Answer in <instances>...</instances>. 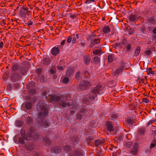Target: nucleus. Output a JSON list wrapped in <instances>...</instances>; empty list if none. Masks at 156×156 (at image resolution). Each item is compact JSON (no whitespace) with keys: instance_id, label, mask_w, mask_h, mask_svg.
<instances>
[{"instance_id":"1","label":"nucleus","mask_w":156,"mask_h":156,"mask_svg":"<svg viewBox=\"0 0 156 156\" xmlns=\"http://www.w3.org/2000/svg\"><path fill=\"white\" fill-rule=\"evenodd\" d=\"M41 112L38 115V119H40L39 120L42 123L44 127L49 126L50 123L48 120H46L43 122L45 118V116H47L48 113V111L47 108L44 105H42L40 106Z\"/></svg>"},{"instance_id":"2","label":"nucleus","mask_w":156,"mask_h":156,"mask_svg":"<svg viewBox=\"0 0 156 156\" xmlns=\"http://www.w3.org/2000/svg\"><path fill=\"white\" fill-rule=\"evenodd\" d=\"M99 36H100L99 35H96L94 32L91 33V35L87 38L88 41H90V47H93L95 44H99L100 43V39L98 38Z\"/></svg>"},{"instance_id":"3","label":"nucleus","mask_w":156,"mask_h":156,"mask_svg":"<svg viewBox=\"0 0 156 156\" xmlns=\"http://www.w3.org/2000/svg\"><path fill=\"white\" fill-rule=\"evenodd\" d=\"M10 78L11 81L15 82L20 80L22 77L19 73L15 71H12Z\"/></svg>"},{"instance_id":"4","label":"nucleus","mask_w":156,"mask_h":156,"mask_svg":"<svg viewBox=\"0 0 156 156\" xmlns=\"http://www.w3.org/2000/svg\"><path fill=\"white\" fill-rule=\"evenodd\" d=\"M28 8L27 7H23L21 8L19 10L20 16L21 17H25L27 15H29L30 11L28 10Z\"/></svg>"},{"instance_id":"5","label":"nucleus","mask_w":156,"mask_h":156,"mask_svg":"<svg viewBox=\"0 0 156 156\" xmlns=\"http://www.w3.org/2000/svg\"><path fill=\"white\" fill-rule=\"evenodd\" d=\"M48 98L50 103H57L60 100V96L56 94H50L48 96Z\"/></svg>"},{"instance_id":"6","label":"nucleus","mask_w":156,"mask_h":156,"mask_svg":"<svg viewBox=\"0 0 156 156\" xmlns=\"http://www.w3.org/2000/svg\"><path fill=\"white\" fill-rule=\"evenodd\" d=\"M91 84L87 80L82 81L80 83L79 88L82 90L86 89L89 87Z\"/></svg>"},{"instance_id":"7","label":"nucleus","mask_w":156,"mask_h":156,"mask_svg":"<svg viewBox=\"0 0 156 156\" xmlns=\"http://www.w3.org/2000/svg\"><path fill=\"white\" fill-rule=\"evenodd\" d=\"M58 105L59 106L63 108H64L67 105L69 106L70 105V104L68 102H66V101L64 98H62V97H60V100L57 102Z\"/></svg>"},{"instance_id":"8","label":"nucleus","mask_w":156,"mask_h":156,"mask_svg":"<svg viewBox=\"0 0 156 156\" xmlns=\"http://www.w3.org/2000/svg\"><path fill=\"white\" fill-rule=\"evenodd\" d=\"M139 17L136 14H133L129 16V20L131 22L135 23L138 20Z\"/></svg>"},{"instance_id":"9","label":"nucleus","mask_w":156,"mask_h":156,"mask_svg":"<svg viewBox=\"0 0 156 156\" xmlns=\"http://www.w3.org/2000/svg\"><path fill=\"white\" fill-rule=\"evenodd\" d=\"M79 141L80 140L77 136L72 137L70 138V143L74 145L77 144Z\"/></svg>"},{"instance_id":"10","label":"nucleus","mask_w":156,"mask_h":156,"mask_svg":"<svg viewBox=\"0 0 156 156\" xmlns=\"http://www.w3.org/2000/svg\"><path fill=\"white\" fill-rule=\"evenodd\" d=\"M131 44L128 42L127 40H126L124 49H126V52H129L132 49V47Z\"/></svg>"},{"instance_id":"11","label":"nucleus","mask_w":156,"mask_h":156,"mask_svg":"<svg viewBox=\"0 0 156 156\" xmlns=\"http://www.w3.org/2000/svg\"><path fill=\"white\" fill-rule=\"evenodd\" d=\"M83 153L80 150H76L70 154L69 156H83Z\"/></svg>"},{"instance_id":"12","label":"nucleus","mask_w":156,"mask_h":156,"mask_svg":"<svg viewBox=\"0 0 156 156\" xmlns=\"http://www.w3.org/2000/svg\"><path fill=\"white\" fill-rule=\"evenodd\" d=\"M60 49L58 47L53 48L51 51V53L54 56L57 55L60 52Z\"/></svg>"},{"instance_id":"13","label":"nucleus","mask_w":156,"mask_h":156,"mask_svg":"<svg viewBox=\"0 0 156 156\" xmlns=\"http://www.w3.org/2000/svg\"><path fill=\"white\" fill-rule=\"evenodd\" d=\"M107 129L110 132L113 131L114 129L113 124L111 122H108L107 123Z\"/></svg>"},{"instance_id":"14","label":"nucleus","mask_w":156,"mask_h":156,"mask_svg":"<svg viewBox=\"0 0 156 156\" xmlns=\"http://www.w3.org/2000/svg\"><path fill=\"white\" fill-rule=\"evenodd\" d=\"M102 88L100 86H97L94 88L92 90V92L94 94H100L101 91V90Z\"/></svg>"},{"instance_id":"15","label":"nucleus","mask_w":156,"mask_h":156,"mask_svg":"<svg viewBox=\"0 0 156 156\" xmlns=\"http://www.w3.org/2000/svg\"><path fill=\"white\" fill-rule=\"evenodd\" d=\"M74 68H69L67 70L66 74L68 76H71L73 75L74 72Z\"/></svg>"},{"instance_id":"16","label":"nucleus","mask_w":156,"mask_h":156,"mask_svg":"<svg viewBox=\"0 0 156 156\" xmlns=\"http://www.w3.org/2000/svg\"><path fill=\"white\" fill-rule=\"evenodd\" d=\"M62 149L59 147H55L52 148L51 151L52 152H54L55 153H58L61 152Z\"/></svg>"},{"instance_id":"17","label":"nucleus","mask_w":156,"mask_h":156,"mask_svg":"<svg viewBox=\"0 0 156 156\" xmlns=\"http://www.w3.org/2000/svg\"><path fill=\"white\" fill-rule=\"evenodd\" d=\"M138 148L136 146H134L130 151L131 154L133 155H136L137 154Z\"/></svg>"},{"instance_id":"18","label":"nucleus","mask_w":156,"mask_h":156,"mask_svg":"<svg viewBox=\"0 0 156 156\" xmlns=\"http://www.w3.org/2000/svg\"><path fill=\"white\" fill-rule=\"evenodd\" d=\"M27 68L25 66L20 67V72L22 74L24 75L25 74L27 71Z\"/></svg>"},{"instance_id":"19","label":"nucleus","mask_w":156,"mask_h":156,"mask_svg":"<svg viewBox=\"0 0 156 156\" xmlns=\"http://www.w3.org/2000/svg\"><path fill=\"white\" fill-rule=\"evenodd\" d=\"M33 106L32 103L31 102H28L25 103V107L27 110H29L32 108Z\"/></svg>"},{"instance_id":"20","label":"nucleus","mask_w":156,"mask_h":156,"mask_svg":"<svg viewBox=\"0 0 156 156\" xmlns=\"http://www.w3.org/2000/svg\"><path fill=\"white\" fill-rule=\"evenodd\" d=\"M116 59V58L112 54L109 55L108 56V59L109 62H111Z\"/></svg>"},{"instance_id":"21","label":"nucleus","mask_w":156,"mask_h":156,"mask_svg":"<svg viewBox=\"0 0 156 156\" xmlns=\"http://www.w3.org/2000/svg\"><path fill=\"white\" fill-rule=\"evenodd\" d=\"M83 115H84L83 112H80L78 113L76 115V118L79 121H80L82 119H84L83 117Z\"/></svg>"},{"instance_id":"22","label":"nucleus","mask_w":156,"mask_h":156,"mask_svg":"<svg viewBox=\"0 0 156 156\" xmlns=\"http://www.w3.org/2000/svg\"><path fill=\"white\" fill-rule=\"evenodd\" d=\"M50 59L49 57L44 58H43V62L44 65H47L50 63Z\"/></svg>"},{"instance_id":"23","label":"nucleus","mask_w":156,"mask_h":156,"mask_svg":"<svg viewBox=\"0 0 156 156\" xmlns=\"http://www.w3.org/2000/svg\"><path fill=\"white\" fill-rule=\"evenodd\" d=\"M93 62L96 64H99L100 62V58L98 57H94L93 59Z\"/></svg>"},{"instance_id":"24","label":"nucleus","mask_w":156,"mask_h":156,"mask_svg":"<svg viewBox=\"0 0 156 156\" xmlns=\"http://www.w3.org/2000/svg\"><path fill=\"white\" fill-rule=\"evenodd\" d=\"M84 60L85 63L87 65L90 62V56H86L84 57Z\"/></svg>"},{"instance_id":"25","label":"nucleus","mask_w":156,"mask_h":156,"mask_svg":"<svg viewBox=\"0 0 156 156\" xmlns=\"http://www.w3.org/2000/svg\"><path fill=\"white\" fill-rule=\"evenodd\" d=\"M89 126L92 128H96L98 126V124L94 121H91L89 123Z\"/></svg>"},{"instance_id":"26","label":"nucleus","mask_w":156,"mask_h":156,"mask_svg":"<svg viewBox=\"0 0 156 156\" xmlns=\"http://www.w3.org/2000/svg\"><path fill=\"white\" fill-rule=\"evenodd\" d=\"M20 133L24 140H29L27 137L26 135L25 134V131L24 129H21V130Z\"/></svg>"},{"instance_id":"27","label":"nucleus","mask_w":156,"mask_h":156,"mask_svg":"<svg viewBox=\"0 0 156 156\" xmlns=\"http://www.w3.org/2000/svg\"><path fill=\"white\" fill-rule=\"evenodd\" d=\"M75 78L78 80H80L82 79V77L80 76V72L79 71L77 72L75 75Z\"/></svg>"},{"instance_id":"28","label":"nucleus","mask_w":156,"mask_h":156,"mask_svg":"<svg viewBox=\"0 0 156 156\" xmlns=\"http://www.w3.org/2000/svg\"><path fill=\"white\" fill-rule=\"evenodd\" d=\"M103 31L105 34L109 33L110 31V27L107 26L105 27L103 29Z\"/></svg>"},{"instance_id":"29","label":"nucleus","mask_w":156,"mask_h":156,"mask_svg":"<svg viewBox=\"0 0 156 156\" xmlns=\"http://www.w3.org/2000/svg\"><path fill=\"white\" fill-rule=\"evenodd\" d=\"M95 144L96 146H98L103 144L104 143L103 141L100 140H97L94 141Z\"/></svg>"},{"instance_id":"30","label":"nucleus","mask_w":156,"mask_h":156,"mask_svg":"<svg viewBox=\"0 0 156 156\" xmlns=\"http://www.w3.org/2000/svg\"><path fill=\"white\" fill-rule=\"evenodd\" d=\"M90 111L89 109L87 108H84V110L83 111V113L84 115V116H86L88 115L89 114Z\"/></svg>"},{"instance_id":"31","label":"nucleus","mask_w":156,"mask_h":156,"mask_svg":"<svg viewBox=\"0 0 156 156\" xmlns=\"http://www.w3.org/2000/svg\"><path fill=\"white\" fill-rule=\"evenodd\" d=\"M25 147L27 149L30 151L32 150L33 148V145L29 143L25 144Z\"/></svg>"},{"instance_id":"32","label":"nucleus","mask_w":156,"mask_h":156,"mask_svg":"<svg viewBox=\"0 0 156 156\" xmlns=\"http://www.w3.org/2000/svg\"><path fill=\"white\" fill-rule=\"evenodd\" d=\"M26 121L27 122V124L29 125L32 124L33 122L32 118L29 116H28L27 117V118Z\"/></svg>"},{"instance_id":"33","label":"nucleus","mask_w":156,"mask_h":156,"mask_svg":"<svg viewBox=\"0 0 156 156\" xmlns=\"http://www.w3.org/2000/svg\"><path fill=\"white\" fill-rule=\"evenodd\" d=\"M140 47L139 46L137 47L134 52V55H135L136 56H138L140 53Z\"/></svg>"},{"instance_id":"34","label":"nucleus","mask_w":156,"mask_h":156,"mask_svg":"<svg viewBox=\"0 0 156 156\" xmlns=\"http://www.w3.org/2000/svg\"><path fill=\"white\" fill-rule=\"evenodd\" d=\"M83 75L85 78H89L90 75L89 72L87 70H85L83 72Z\"/></svg>"},{"instance_id":"35","label":"nucleus","mask_w":156,"mask_h":156,"mask_svg":"<svg viewBox=\"0 0 156 156\" xmlns=\"http://www.w3.org/2000/svg\"><path fill=\"white\" fill-rule=\"evenodd\" d=\"M19 68V66L17 64H13L12 65V71H14Z\"/></svg>"},{"instance_id":"36","label":"nucleus","mask_w":156,"mask_h":156,"mask_svg":"<svg viewBox=\"0 0 156 156\" xmlns=\"http://www.w3.org/2000/svg\"><path fill=\"white\" fill-rule=\"evenodd\" d=\"M123 70V67L121 66L119 67L116 70L115 73V74H118L121 73H122V71Z\"/></svg>"},{"instance_id":"37","label":"nucleus","mask_w":156,"mask_h":156,"mask_svg":"<svg viewBox=\"0 0 156 156\" xmlns=\"http://www.w3.org/2000/svg\"><path fill=\"white\" fill-rule=\"evenodd\" d=\"M44 140L45 142L46 143L47 145H49L51 144V141L49 140V139L47 137H45L44 138Z\"/></svg>"},{"instance_id":"38","label":"nucleus","mask_w":156,"mask_h":156,"mask_svg":"<svg viewBox=\"0 0 156 156\" xmlns=\"http://www.w3.org/2000/svg\"><path fill=\"white\" fill-rule=\"evenodd\" d=\"M102 51L101 50H94L93 51V55L92 56H93L94 55H100Z\"/></svg>"},{"instance_id":"39","label":"nucleus","mask_w":156,"mask_h":156,"mask_svg":"<svg viewBox=\"0 0 156 156\" xmlns=\"http://www.w3.org/2000/svg\"><path fill=\"white\" fill-rule=\"evenodd\" d=\"M152 68H149L147 70V72L148 73V74L149 75L150 74H151L152 75L153 74H156V71H152Z\"/></svg>"},{"instance_id":"40","label":"nucleus","mask_w":156,"mask_h":156,"mask_svg":"<svg viewBox=\"0 0 156 156\" xmlns=\"http://www.w3.org/2000/svg\"><path fill=\"white\" fill-rule=\"evenodd\" d=\"M119 117L118 115L116 113H112L111 115L110 118V119L111 120H113V119H116Z\"/></svg>"},{"instance_id":"41","label":"nucleus","mask_w":156,"mask_h":156,"mask_svg":"<svg viewBox=\"0 0 156 156\" xmlns=\"http://www.w3.org/2000/svg\"><path fill=\"white\" fill-rule=\"evenodd\" d=\"M90 99L88 97L85 98L83 100V102L87 105L90 104V101H89Z\"/></svg>"},{"instance_id":"42","label":"nucleus","mask_w":156,"mask_h":156,"mask_svg":"<svg viewBox=\"0 0 156 156\" xmlns=\"http://www.w3.org/2000/svg\"><path fill=\"white\" fill-rule=\"evenodd\" d=\"M64 149L67 152L71 150V146L69 145H66L64 147Z\"/></svg>"},{"instance_id":"43","label":"nucleus","mask_w":156,"mask_h":156,"mask_svg":"<svg viewBox=\"0 0 156 156\" xmlns=\"http://www.w3.org/2000/svg\"><path fill=\"white\" fill-rule=\"evenodd\" d=\"M23 122L20 120H17L16 122V125L18 127H21L22 126Z\"/></svg>"},{"instance_id":"44","label":"nucleus","mask_w":156,"mask_h":156,"mask_svg":"<svg viewBox=\"0 0 156 156\" xmlns=\"http://www.w3.org/2000/svg\"><path fill=\"white\" fill-rule=\"evenodd\" d=\"M152 53V51L151 49L146 50L144 52V53L146 55H149Z\"/></svg>"},{"instance_id":"45","label":"nucleus","mask_w":156,"mask_h":156,"mask_svg":"<svg viewBox=\"0 0 156 156\" xmlns=\"http://www.w3.org/2000/svg\"><path fill=\"white\" fill-rule=\"evenodd\" d=\"M138 132L140 134L143 135L145 132V129L144 128L139 129Z\"/></svg>"},{"instance_id":"46","label":"nucleus","mask_w":156,"mask_h":156,"mask_svg":"<svg viewBox=\"0 0 156 156\" xmlns=\"http://www.w3.org/2000/svg\"><path fill=\"white\" fill-rule=\"evenodd\" d=\"M126 39H124L122 42H121L119 43V47H121V48H123V46L124 45V46L125 42Z\"/></svg>"},{"instance_id":"47","label":"nucleus","mask_w":156,"mask_h":156,"mask_svg":"<svg viewBox=\"0 0 156 156\" xmlns=\"http://www.w3.org/2000/svg\"><path fill=\"white\" fill-rule=\"evenodd\" d=\"M126 122H127V123L129 125L133 124L135 122L134 121L130 119H129L127 120Z\"/></svg>"},{"instance_id":"48","label":"nucleus","mask_w":156,"mask_h":156,"mask_svg":"<svg viewBox=\"0 0 156 156\" xmlns=\"http://www.w3.org/2000/svg\"><path fill=\"white\" fill-rule=\"evenodd\" d=\"M126 145L128 148L130 147L133 146V143L130 141L126 143Z\"/></svg>"},{"instance_id":"49","label":"nucleus","mask_w":156,"mask_h":156,"mask_svg":"<svg viewBox=\"0 0 156 156\" xmlns=\"http://www.w3.org/2000/svg\"><path fill=\"white\" fill-rule=\"evenodd\" d=\"M134 28H132L131 27L128 29V27L127 30H128L129 34L130 35L132 34L133 32V30H134Z\"/></svg>"},{"instance_id":"50","label":"nucleus","mask_w":156,"mask_h":156,"mask_svg":"<svg viewBox=\"0 0 156 156\" xmlns=\"http://www.w3.org/2000/svg\"><path fill=\"white\" fill-rule=\"evenodd\" d=\"M96 96V94H94V95H90L88 97L89 99L90 100H93L95 99V97Z\"/></svg>"},{"instance_id":"51","label":"nucleus","mask_w":156,"mask_h":156,"mask_svg":"<svg viewBox=\"0 0 156 156\" xmlns=\"http://www.w3.org/2000/svg\"><path fill=\"white\" fill-rule=\"evenodd\" d=\"M23 139H24L23 137H20L19 138V142L21 144H24V142Z\"/></svg>"},{"instance_id":"52","label":"nucleus","mask_w":156,"mask_h":156,"mask_svg":"<svg viewBox=\"0 0 156 156\" xmlns=\"http://www.w3.org/2000/svg\"><path fill=\"white\" fill-rule=\"evenodd\" d=\"M69 81V78L67 77L64 78L63 80V82L64 83H67Z\"/></svg>"},{"instance_id":"53","label":"nucleus","mask_w":156,"mask_h":156,"mask_svg":"<svg viewBox=\"0 0 156 156\" xmlns=\"http://www.w3.org/2000/svg\"><path fill=\"white\" fill-rule=\"evenodd\" d=\"M50 73L51 74H54L56 73V69L55 68H52L50 69Z\"/></svg>"},{"instance_id":"54","label":"nucleus","mask_w":156,"mask_h":156,"mask_svg":"<svg viewBox=\"0 0 156 156\" xmlns=\"http://www.w3.org/2000/svg\"><path fill=\"white\" fill-rule=\"evenodd\" d=\"M72 37L71 36H69L68 37V39L67 40V41L68 43H70L71 41L72 42Z\"/></svg>"},{"instance_id":"55","label":"nucleus","mask_w":156,"mask_h":156,"mask_svg":"<svg viewBox=\"0 0 156 156\" xmlns=\"http://www.w3.org/2000/svg\"><path fill=\"white\" fill-rule=\"evenodd\" d=\"M142 101L143 102H145L146 103H148L149 102V101L147 98H143Z\"/></svg>"},{"instance_id":"56","label":"nucleus","mask_w":156,"mask_h":156,"mask_svg":"<svg viewBox=\"0 0 156 156\" xmlns=\"http://www.w3.org/2000/svg\"><path fill=\"white\" fill-rule=\"evenodd\" d=\"M7 89L8 90L10 91L12 89V86L11 84H8L7 86Z\"/></svg>"},{"instance_id":"57","label":"nucleus","mask_w":156,"mask_h":156,"mask_svg":"<svg viewBox=\"0 0 156 156\" xmlns=\"http://www.w3.org/2000/svg\"><path fill=\"white\" fill-rule=\"evenodd\" d=\"M20 87V85L17 83L14 84L13 85V87L15 89H17V88L19 87Z\"/></svg>"},{"instance_id":"58","label":"nucleus","mask_w":156,"mask_h":156,"mask_svg":"<svg viewBox=\"0 0 156 156\" xmlns=\"http://www.w3.org/2000/svg\"><path fill=\"white\" fill-rule=\"evenodd\" d=\"M155 122V120H150L147 123V126H149L152 123L154 122Z\"/></svg>"},{"instance_id":"59","label":"nucleus","mask_w":156,"mask_h":156,"mask_svg":"<svg viewBox=\"0 0 156 156\" xmlns=\"http://www.w3.org/2000/svg\"><path fill=\"white\" fill-rule=\"evenodd\" d=\"M44 76L42 75L41 76L40 81L41 82L43 83L44 81Z\"/></svg>"},{"instance_id":"60","label":"nucleus","mask_w":156,"mask_h":156,"mask_svg":"<svg viewBox=\"0 0 156 156\" xmlns=\"http://www.w3.org/2000/svg\"><path fill=\"white\" fill-rule=\"evenodd\" d=\"M95 1L94 0H87L85 2V3H86V4H87V3H90V2H94Z\"/></svg>"},{"instance_id":"61","label":"nucleus","mask_w":156,"mask_h":156,"mask_svg":"<svg viewBox=\"0 0 156 156\" xmlns=\"http://www.w3.org/2000/svg\"><path fill=\"white\" fill-rule=\"evenodd\" d=\"M112 46L114 48H116L117 47H119V43H115L113 44Z\"/></svg>"},{"instance_id":"62","label":"nucleus","mask_w":156,"mask_h":156,"mask_svg":"<svg viewBox=\"0 0 156 156\" xmlns=\"http://www.w3.org/2000/svg\"><path fill=\"white\" fill-rule=\"evenodd\" d=\"M57 69L58 70H62L63 69V67L62 66H57Z\"/></svg>"},{"instance_id":"63","label":"nucleus","mask_w":156,"mask_h":156,"mask_svg":"<svg viewBox=\"0 0 156 156\" xmlns=\"http://www.w3.org/2000/svg\"><path fill=\"white\" fill-rule=\"evenodd\" d=\"M76 41V38L75 37H74L73 38V39H72V43L73 44L75 43Z\"/></svg>"},{"instance_id":"64","label":"nucleus","mask_w":156,"mask_h":156,"mask_svg":"<svg viewBox=\"0 0 156 156\" xmlns=\"http://www.w3.org/2000/svg\"><path fill=\"white\" fill-rule=\"evenodd\" d=\"M30 92L32 93V94H35L36 92V90L35 89H31L30 91Z\"/></svg>"}]
</instances>
